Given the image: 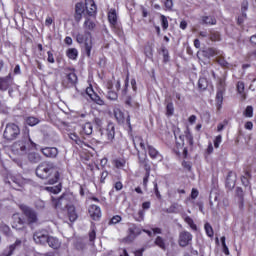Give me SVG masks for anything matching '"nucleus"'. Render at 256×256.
I'll list each match as a JSON object with an SVG mask.
<instances>
[{
	"mask_svg": "<svg viewBox=\"0 0 256 256\" xmlns=\"http://www.w3.org/2000/svg\"><path fill=\"white\" fill-rule=\"evenodd\" d=\"M118 97L119 95L117 94V92L113 90H108L107 99H110V101H117Z\"/></svg>",
	"mask_w": 256,
	"mask_h": 256,
	"instance_id": "obj_39",
	"label": "nucleus"
},
{
	"mask_svg": "<svg viewBox=\"0 0 256 256\" xmlns=\"http://www.w3.org/2000/svg\"><path fill=\"white\" fill-rule=\"evenodd\" d=\"M36 175L40 179H45L49 185H55L59 182L61 172L53 162H42L36 168Z\"/></svg>",
	"mask_w": 256,
	"mask_h": 256,
	"instance_id": "obj_1",
	"label": "nucleus"
},
{
	"mask_svg": "<svg viewBox=\"0 0 256 256\" xmlns=\"http://www.w3.org/2000/svg\"><path fill=\"white\" fill-rule=\"evenodd\" d=\"M12 228L17 229L18 231H22V229H25V220L21 218V215L13 214L12 216Z\"/></svg>",
	"mask_w": 256,
	"mask_h": 256,
	"instance_id": "obj_8",
	"label": "nucleus"
},
{
	"mask_svg": "<svg viewBox=\"0 0 256 256\" xmlns=\"http://www.w3.org/2000/svg\"><path fill=\"white\" fill-rule=\"evenodd\" d=\"M39 120L36 117L30 116L26 118V125H29L30 127H35V125H38Z\"/></svg>",
	"mask_w": 256,
	"mask_h": 256,
	"instance_id": "obj_33",
	"label": "nucleus"
},
{
	"mask_svg": "<svg viewBox=\"0 0 256 256\" xmlns=\"http://www.w3.org/2000/svg\"><path fill=\"white\" fill-rule=\"evenodd\" d=\"M223 93H225V91L223 90H218L217 94H216V101L217 103H219L221 105V103H223Z\"/></svg>",
	"mask_w": 256,
	"mask_h": 256,
	"instance_id": "obj_49",
	"label": "nucleus"
},
{
	"mask_svg": "<svg viewBox=\"0 0 256 256\" xmlns=\"http://www.w3.org/2000/svg\"><path fill=\"white\" fill-rule=\"evenodd\" d=\"M210 41H221V34L217 31H210Z\"/></svg>",
	"mask_w": 256,
	"mask_h": 256,
	"instance_id": "obj_36",
	"label": "nucleus"
},
{
	"mask_svg": "<svg viewBox=\"0 0 256 256\" xmlns=\"http://www.w3.org/2000/svg\"><path fill=\"white\" fill-rule=\"evenodd\" d=\"M236 195H237L240 199H243V196H244L243 188L237 187V188H236Z\"/></svg>",
	"mask_w": 256,
	"mask_h": 256,
	"instance_id": "obj_60",
	"label": "nucleus"
},
{
	"mask_svg": "<svg viewBox=\"0 0 256 256\" xmlns=\"http://www.w3.org/2000/svg\"><path fill=\"white\" fill-rule=\"evenodd\" d=\"M219 196L217 194H210V207L213 208V202L216 203V205H219Z\"/></svg>",
	"mask_w": 256,
	"mask_h": 256,
	"instance_id": "obj_41",
	"label": "nucleus"
},
{
	"mask_svg": "<svg viewBox=\"0 0 256 256\" xmlns=\"http://www.w3.org/2000/svg\"><path fill=\"white\" fill-rule=\"evenodd\" d=\"M23 241L21 239H16L15 243L9 245L6 249H4L2 255L3 256H11L13 255L15 249H19L22 245Z\"/></svg>",
	"mask_w": 256,
	"mask_h": 256,
	"instance_id": "obj_10",
	"label": "nucleus"
},
{
	"mask_svg": "<svg viewBox=\"0 0 256 256\" xmlns=\"http://www.w3.org/2000/svg\"><path fill=\"white\" fill-rule=\"evenodd\" d=\"M244 115L245 117H253V106H247Z\"/></svg>",
	"mask_w": 256,
	"mask_h": 256,
	"instance_id": "obj_53",
	"label": "nucleus"
},
{
	"mask_svg": "<svg viewBox=\"0 0 256 256\" xmlns=\"http://www.w3.org/2000/svg\"><path fill=\"white\" fill-rule=\"evenodd\" d=\"M77 55H78L77 49H75V48L68 49L67 57L69 59H77Z\"/></svg>",
	"mask_w": 256,
	"mask_h": 256,
	"instance_id": "obj_37",
	"label": "nucleus"
},
{
	"mask_svg": "<svg viewBox=\"0 0 256 256\" xmlns=\"http://www.w3.org/2000/svg\"><path fill=\"white\" fill-rule=\"evenodd\" d=\"M4 139L7 141H14L16 137H19L21 135V129H19V126L14 123H10L6 125V128L4 130Z\"/></svg>",
	"mask_w": 256,
	"mask_h": 256,
	"instance_id": "obj_3",
	"label": "nucleus"
},
{
	"mask_svg": "<svg viewBox=\"0 0 256 256\" xmlns=\"http://www.w3.org/2000/svg\"><path fill=\"white\" fill-rule=\"evenodd\" d=\"M36 209H45V202L41 199H37L34 203Z\"/></svg>",
	"mask_w": 256,
	"mask_h": 256,
	"instance_id": "obj_51",
	"label": "nucleus"
},
{
	"mask_svg": "<svg viewBox=\"0 0 256 256\" xmlns=\"http://www.w3.org/2000/svg\"><path fill=\"white\" fill-rule=\"evenodd\" d=\"M46 243L51 247L52 249H59L61 247V242H59V239L53 236H48Z\"/></svg>",
	"mask_w": 256,
	"mask_h": 256,
	"instance_id": "obj_21",
	"label": "nucleus"
},
{
	"mask_svg": "<svg viewBox=\"0 0 256 256\" xmlns=\"http://www.w3.org/2000/svg\"><path fill=\"white\" fill-rule=\"evenodd\" d=\"M161 21H162V28L164 30L169 29V21L167 20V17L165 15L161 16Z\"/></svg>",
	"mask_w": 256,
	"mask_h": 256,
	"instance_id": "obj_52",
	"label": "nucleus"
},
{
	"mask_svg": "<svg viewBox=\"0 0 256 256\" xmlns=\"http://www.w3.org/2000/svg\"><path fill=\"white\" fill-rule=\"evenodd\" d=\"M87 95H89L90 99H92V101H94V103H96L97 105H105V101H103V99H101V97H99V95H97L95 92H93V89L88 88L86 90Z\"/></svg>",
	"mask_w": 256,
	"mask_h": 256,
	"instance_id": "obj_17",
	"label": "nucleus"
},
{
	"mask_svg": "<svg viewBox=\"0 0 256 256\" xmlns=\"http://www.w3.org/2000/svg\"><path fill=\"white\" fill-rule=\"evenodd\" d=\"M133 143L136 151H146L145 141L141 136H135L133 138Z\"/></svg>",
	"mask_w": 256,
	"mask_h": 256,
	"instance_id": "obj_16",
	"label": "nucleus"
},
{
	"mask_svg": "<svg viewBox=\"0 0 256 256\" xmlns=\"http://www.w3.org/2000/svg\"><path fill=\"white\" fill-rule=\"evenodd\" d=\"M12 153L17 157H23V155H27V141L20 140L15 142L12 145Z\"/></svg>",
	"mask_w": 256,
	"mask_h": 256,
	"instance_id": "obj_5",
	"label": "nucleus"
},
{
	"mask_svg": "<svg viewBox=\"0 0 256 256\" xmlns=\"http://www.w3.org/2000/svg\"><path fill=\"white\" fill-rule=\"evenodd\" d=\"M221 139H222L221 135H218V136L215 138V140H214V147H215L216 149H219V145H221Z\"/></svg>",
	"mask_w": 256,
	"mask_h": 256,
	"instance_id": "obj_57",
	"label": "nucleus"
},
{
	"mask_svg": "<svg viewBox=\"0 0 256 256\" xmlns=\"http://www.w3.org/2000/svg\"><path fill=\"white\" fill-rule=\"evenodd\" d=\"M216 62L221 66V67H228L229 62L227 60H225V57L223 56H218L216 58Z\"/></svg>",
	"mask_w": 256,
	"mask_h": 256,
	"instance_id": "obj_38",
	"label": "nucleus"
},
{
	"mask_svg": "<svg viewBox=\"0 0 256 256\" xmlns=\"http://www.w3.org/2000/svg\"><path fill=\"white\" fill-rule=\"evenodd\" d=\"M41 153H43L45 157L55 159V157L59 155V150L56 147H46L41 149Z\"/></svg>",
	"mask_w": 256,
	"mask_h": 256,
	"instance_id": "obj_13",
	"label": "nucleus"
},
{
	"mask_svg": "<svg viewBox=\"0 0 256 256\" xmlns=\"http://www.w3.org/2000/svg\"><path fill=\"white\" fill-rule=\"evenodd\" d=\"M88 213L93 221H98V219H101V208H99L97 205H91Z\"/></svg>",
	"mask_w": 256,
	"mask_h": 256,
	"instance_id": "obj_12",
	"label": "nucleus"
},
{
	"mask_svg": "<svg viewBox=\"0 0 256 256\" xmlns=\"http://www.w3.org/2000/svg\"><path fill=\"white\" fill-rule=\"evenodd\" d=\"M52 207L54 209H58L59 211H64V209H68L69 200L65 196H61L59 198L52 197Z\"/></svg>",
	"mask_w": 256,
	"mask_h": 256,
	"instance_id": "obj_6",
	"label": "nucleus"
},
{
	"mask_svg": "<svg viewBox=\"0 0 256 256\" xmlns=\"http://www.w3.org/2000/svg\"><path fill=\"white\" fill-rule=\"evenodd\" d=\"M114 165L117 169H121V167H125V160H115Z\"/></svg>",
	"mask_w": 256,
	"mask_h": 256,
	"instance_id": "obj_54",
	"label": "nucleus"
},
{
	"mask_svg": "<svg viewBox=\"0 0 256 256\" xmlns=\"http://www.w3.org/2000/svg\"><path fill=\"white\" fill-rule=\"evenodd\" d=\"M77 43H84L87 57H91V49H93V43L91 41V33L78 34L76 36Z\"/></svg>",
	"mask_w": 256,
	"mask_h": 256,
	"instance_id": "obj_4",
	"label": "nucleus"
},
{
	"mask_svg": "<svg viewBox=\"0 0 256 256\" xmlns=\"http://www.w3.org/2000/svg\"><path fill=\"white\" fill-rule=\"evenodd\" d=\"M83 13H85V6L83 5V3H77L75 6V21H77V23H79V21H81V19H83Z\"/></svg>",
	"mask_w": 256,
	"mask_h": 256,
	"instance_id": "obj_14",
	"label": "nucleus"
},
{
	"mask_svg": "<svg viewBox=\"0 0 256 256\" xmlns=\"http://www.w3.org/2000/svg\"><path fill=\"white\" fill-rule=\"evenodd\" d=\"M117 223H121V216L119 215L113 216L109 221V225H117Z\"/></svg>",
	"mask_w": 256,
	"mask_h": 256,
	"instance_id": "obj_48",
	"label": "nucleus"
},
{
	"mask_svg": "<svg viewBox=\"0 0 256 256\" xmlns=\"http://www.w3.org/2000/svg\"><path fill=\"white\" fill-rule=\"evenodd\" d=\"M108 21L113 26L117 25V11L115 9H110L108 12Z\"/></svg>",
	"mask_w": 256,
	"mask_h": 256,
	"instance_id": "obj_24",
	"label": "nucleus"
},
{
	"mask_svg": "<svg viewBox=\"0 0 256 256\" xmlns=\"http://www.w3.org/2000/svg\"><path fill=\"white\" fill-rule=\"evenodd\" d=\"M67 79L72 85H75V83H77V75L73 72L67 75Z\"/></svg>",
	"mask_w": 256,
	"mask_h": 256,
	"instance_id": "obj_42",
	"label": "nucleus"
},
{
	"mask_svg": "<svg viewBox=\"0 0 256 256\" xmlns=\"http://www.w3.org/2000/svg\"><path fill=\"white\" fill-rule=\"evenodd\" d=\"M125 105H128V107H132V109H139V103L133 102V98H131V96L126 97Z\"/></svg>",
	"mask_w": 256,
	"mask_h": 256,
	"instance_id": "obj_29",
	"label": "nucleus"
},
{
	"mask_svg": "<svg viewBox=\"0 0 256 256\" xmlns=\"http://www.w3.org/2000/svg\"><path fill=\"white\" fill-rule=\"evenodd\" d=\"M235 183H237V175L233 174V172H229L226 179L227 187L233 189V187H235Z\"/></svg>",
	"mask_w": 256,
	"mask_h": 256,
	"instance_id": "obj_22",
	"label": "nucleus"
},
{
	"mask_svg": "<svg viewBox=\"0 0 256 256\" xmlns=\"http://www.w3.org/2000/svg\"><path fill=\"white\" fill-rule=\"evenodd\" d=\"M184 133L187 141L189 142V145H193V135H191V131H189V128H187Z\"/></svg>",
	"mask_w": 256,
	"mask_h": 256,
	"instance_id": "obj_44",
	"label": "nucleus"
},
{
	"mask_svg": "<svg viewBox=\"0 0 256 256\" xmlns=\"http://www.w3.org/2000/svg\"><path fill=\"white\" fill-rule=\"evenodd\" d=\"M184 221L189 225V227H191V229H193L194 231H197V225H195V222H193V218L186 216L184 218Z\"/></svg>",
	"mask_w": 256,
	"mask_h": 256,
	"instance_id": "obj_35",
	"label": "nucleus"
},
{
	"mask_svg": "<svg viewBox=\"0 0 256 256\" xmlns=\"http://www.w3.org/2000/svg\"><path fill=\"white\" fill-rule=\"evenodd\" d=\"M84 26L86 27V29L93 31V28L95 27V22L88 19L84 22Z\"/></svg>",
	"mask_w": 256,
	"mask_h": 256,
	"instance_id": "obj_50",
	"label": "nucleus"
},
{
	"mask_svg": "<svg viewBox=\"0 0 256 256\" xmlns=\"http://www.w3.org/2000/svg\"><path fill=\"white\" fill-rule=\"evenodd\" d=\"M149 170H147V172L145 173V176L143 178V185L144 187H147V183H149Z\"/></svg>",
	"mask_w": 256,
	"mask_h": 256,
	"instance_id": "obj_61",
	"label": "nucleus"
},
{
	"mask_svg": "<svg viewBox=\"0 0 256 256\" xmlns=\"http://www.w3.org/2000/svg\"><path fill=\"white\" fill-rule=\"evenodd\" d=\"M0 231H2L6 237H11V228L8 225L0 224Z\"/></svg>",
	"mask_w": 256,
	"mask_h": 256,
	"instance_id": "obj_32",
	"label": "nucleus"
},
{
	"mask_svg": "<svg viewBox=\"0 0 256 256\" xmlns=\"http://www.w3.org/2000/svg\"><path fill=\"white\" fill-rule=\"evenodd\" d=\"M145 252V248H141V249H139V250H136L135 252H134V255L135 256H143V253Z\"/></svg>",
	"mask_w": 256,
	"mask_h": 256,
	"instance_id": "obj_64",
	"label": "nucleus"
},
{
	"mask_svg": "<svg viewBox=\"0 0 256 256\" xmlns=\"http://www.w3.org/2000/svg\"><path fill=\"white\" fill-rule=\"evenodd\" d=\"M70 139L76 143V145H79L80 147H83L84 143L79 139V136L77 134H70Z\"/></svg>",
	"mask_w": 256,
	"mask_h": 256,
	"instance_id": "obj_40",
	"label": "nucleus"
},
{
	"mask_svg": "<svg viewBox=\"0 0 256 256\" xmlns=\"http://www.w3.org/2000/svg\"><path fill=\"white\" fill-rule=\"evenodd\" d=\"M162 55L165 63H167V61H169V50L167 48H162Z\"/></svg>",
	"mask_w": 256,
	"mask_h": 256,
	"instance_id": "obj_56",
	"label": "nucleus"
},
{
	"mask_svg": "<svg viewBox=\"0 0 256 256\" xmlns=\"http://www.w3.org/2000/svg\"><path fill=\"white\" fill-rule=\"evenodd\" d=\"M94 124L96 125V127H98V129H100V127L103 125V121L100 118H95Z\"/></svg>",
	"mask_w": 256,
	"mask_h": 256,
	"instance_id": "obj_63",
	"label": "nucleus"
},
{
	"mask_svg": "<svg viewBox=\"0 0 256 256\" xmlns=\"http://www.w3.org/2000/svg\"><path fill=\"white\" fill-rule=\"evenodd\" d=\"M86 11L90 17H93L97 13V5L94 0H85Z\"/></svg>",
	"mask_w": 256,
	"mask_h": 256,
	"instance_id": "obj_15",
	"label": "nucleus"
},
{
	"mask_svg": "<svg viewBox=\"0 0 256 256\" xmlns=\"http://www.w3.org/2000/svg\"><path fill=\"white\" fill-rule=\"evenodd\" d=\"M202 22L204 25H217V19L213 16H203Z\"/></svg>",
	"mask_w": 256,
	"mask_h": 256,
	"instance_id": "obj_27",
	"label": "nucleus"
},
{
	"mask_svg": "<svg viewBox=\"0 0 256 256\" xmlns=\"http://www.w3.org/2000/svg\"><path fill=\"white\" fill-rule=\"evenodd\" d=\"M19 208L26 218L28 225H35V223H39V217H37V212L33 208L25 204H21Z\"/></svg>",
	"mask_w": 256,
	"mask_h": 256,
	"instance_id": "obj_2",
	"label": "nucleus"
},
{
	"mask_svg": "<svg viewBox=\"0 0 256 256\" xmlns=\"http://www.w3.org/2000/svg\"><path fill=\"white\" fill-rule=\"evenodd\" d=\"M27 159L30 163H39L41 161V154L35 151H29L27 153Z\"/></svg>",
	"mask_w": 256,
	"mask_h": 256,
	"instance_id": "obj_20",
	"label": "nucleus"
},
{
	"mask_svg": "<svg viewBox=\"0 0 256 256\" xmlns=\"http://www.w3.org/2000/svg\"><path fill=\"white\" fill-rule=\"evenodd\" d=\"M114 117L118 123H125V113H123L119 108L114 109Z\"/></svg>",
	"mask_w": 256,
	"mask_h": 256,
	"instance_id": "obj_23",
	"label": "nucleus"
},
{
	"mask_svg": "<svg viewBox=\"0 0 256 256\" xmlns=\"http://www.w3.org/2000/svg\"><path fill=\"white\" fill-rule=\"evenodd\" d=\"M202 55L206 59H211V57H215V55H221V52L217 50V48L209 47L202 51Z\"/></svg>",
	"mask_w": 256,
	"mask_h": 256,
	"instance_id": "obj_18",
	"label": "nucleus"
},
{
	"mask_svg": "<svg viewBox=\"0 0 256 256\" xmlns=\"http://www.w3.org/2000/svg\"><path fill=\"white\" fill-rule=\"evenodd\" d=\"M68 217L71 222L77 221V212H75V206H68Z\"/></svg>",
	"mask_w": 256,
	"mask_h": 256,
	"instance_id": "obj_28",
	"label": "nucleus"
},
{
	"mask_svg": "<svg viewBox=\"0 0 256 256\" xmlns=\"http://www.w3.org/2000/svg\"><path fill=\"white\" fill-rule=\"evenodd\" d=\"M82 129H83L85 135H91L93 133V124H91V122H86L83 125Z\"/></svg>",
	"mask_w": 256,
	"mask_h": 256,
	"instance_id": "obj_31",
	"label": "nucleus"
},
{
	"mask_svg": "<svg viewBox=\"0 0 256 256\" xmlns=\"http://www.w3.org/2000/svg\"><path fill=\"white\" fill-rule=\"evenodd\" d=\"M249 180H250V178H245V177H243V176H241V183H242V185H244V187H249Z\"/></svg>",
	"mask_w": 256,
	"mask_h": 256,
	"instance_id": "obj_62",
	"label": "nucleus"
},
{
	"mask_svg": "<svg viewBox=\"0 0 256 256\" xmlns=\"http://www.w3.org/2000/svg\"><path fill=\"white\" fill-rule=\"evenodd\" d=\"M191 241H193V235H191V233L187 231H183L180 233L178 240L180 247H187V245H189Z\"/></svg>",
	"mask_w": 256,
	"mask_h": 256,
	"instance_id": "obj_9",
	"label": "nucleus"
},
{
	"mask_svg": "<svg viewBox=\"0 0 256 256\" xmlns=\"http://www.w3.org/2000/svg\"><path fill=\"white\" fill-rule=\"evenodd\" d=\"M164 5H165L166 9L171 11V9H173V0H166L164 2Z\"/></svg>",
	"mask_w": 256,
	"mask_h": 256,
	"instance_id": "obj_58",
	"label": "nucleus"
},
{
	"mask_svg": "<svg viewBox=\"0 0 256 256\" xmlns=\"http://www.w3.org/2000/svg\"><path fill=\"white\" fill-rule=\"evenodd\" d=\"M13 83V78H11V74L5 77H0V91H7L9 87H11Z\"/></svg>",
	"mask_w": 256,
	"mask_h": 256,
	"instance_id": "obj_11",
	"label": "nucleus"
},
{
	"mask_svg": "<svg viewBox=\"0 0 256 256\" xmlns=\"http://www.w3.org/2000/svg\"><path fill=\"white\" fill-rule=\"evenodd\" d=\"M217 89L218 91H225V77L219 78Z\"/></svg>",
	"mask_w": 256,
	"mask_h": 256,
	"instance_id": "obj_45",
	"label": "nucleus"
},
{
	"mask_svg": "<svg viewBox=\"0 0 256 256\" xmlns=\"http://www.w3.org/2000/svg\"><path fill=\"white\" fill-rule=\"evenodd\" d=\"M148 155H150L151 159H156V161H163V156L153 146H148Z\"/></svg>",
	"mask_w": 256,
	"mask_h": 256,
	"instance_id": "obj_19",
	"label": "nucleus"
},
{
	"mask_svg": "<svg viewBox=\"0 0 256 256\" xmlns=\"http://www.w3.org/2000/svg\"><path fill=\"white\" fill-rule=\"evenodd\" d=\"M178 208H179V204L174 203L169 208H167L165 211H166V213H177Z\"/></svg>",
	"mask_w": 256,
	"mask_h": 256,
	"instance_id": "obj_43",
	"label": "nucleus"
},
{
	"mask_svg": "<svg viewBox=\"0 0 256 256\" xmlns=\"http://www.w3.org/2000/svg\"><path fill=\"white\" fill-rule=\"evenodd\" d=\"M204 228L208 237H213V227H211V224L206 223Z\"/></svg>",
	"mask_w": 256,
	"mask_h": 256,
	"instance_id": "obj_46",
	"label": "nucleus"
},
{
	"mask_svg": "<svg viewBox=\"0 0 256 256\" xmlns=\"http://www.w3.org/2000/svg\"><path fill=\"white\" fill-rule=\"evenodd\" d=\"M237 91L238 93L243 94V92L245 91V83L243 82H238L237 83Z\"/></svg>",
	"mask_w": 256,
	"mask_h": 256,
	"instance_id": "obj_55",
	"label": "nucleus"
},
{
	"mask_svg": "<svg viewBox=\"0 0 256 256\" xmlns=\"http://www.w3.org/2000/svg\"><path fill=\"white\" fill-rule=\"evenodd\" d=\"M175 113V107H173V102H170L166 106V115L167 117H171Z\"/></svg>",
	"mask_w": 256,
	"mask_h": 256,
	"instance_id": "obj_34",
	"label": "nucleus"
},
{
	"mask_svg": "<svg viewBox=\"0 0 256 256\" xmlns=\"http://www.w3.org/2000/svg\"><path fill=\"white\" fill-rule=\"evenodd\" d=\"M198 87L202 91H205V89H207V87H209V81H207V78H200L198 81Z\"/></svg>",
	"mask_w": 256,
	"mask_h": 256,
	"instance_id": "obj_30",
	"label": "nucleus"
},
{
	"mask_svg": "<svg viewBox=\"0 0 256 256\" xmlns=\"http://www.w3.org/2000/svg\"><path fill=\"white\" fill-rule=\"evenodd\" d=\"M221 243H222L223 253H225V255H229V247H227V244L225 243V236L221 237Z\"/></svg>",
	"mask_w": 256,
	"mask_h": 256,
	"instance_id": "obj_47",
	"label": "nucleus"
},
{
	"mask_svg": "<svg viewBox=\"0 0 256 256\" xmlns=\"http://www.w3.org/2000/svg\"><path fill=\"white\" fill-rule=\"evenodd\" d=\"M154 244L160 249H162V251L167 250V244L165 243V239H163V237L161 236H157V238L154 241Z\"/></svg>",
	"mask_w": 256,
	"mask_h": 256,
	"instance_id": "obj_26",
	"label": "nucleus"
},
{
	"mask_svg": "<svg viewBox=\"0 0 256 256\" xmlns=\"http://www.w3.org/2000/svg\"><path fill=\"white\" fill-rule=\"evenodd\" d=\"M106 136L108 141H113L115 139V126L114 125H108L106 129Z\"/></svg>",
	"mask_w": 256,
	"mask_h": 256,
	"instance_id": "obj_25",
	"label": "nucleus"
},
{
	"mask_svg": "<svg viewBox=\"0 0 256 256\" xmlns=\"http://www.w3.org/2000/svg\"><path fill=\"white\" fill-rule=\"evenodd\" d=\"M48 237L49 234L47 233V230H38L33 234L34 242L37 245H47Z\"/></svg>",
	"mask_w": 256,
	"mask_h": 256,
	"instance_id": "obj_7",
	"label": "nucleus"
},
{
	"mask_svg": "<svg viewBox=\"0 0 256 256\" xmlns=\"http://www.w3.org/2000/svg\"><path fill=\"white\" fill-rule=\"evenodd\" d=\"M154 193L157 199H161V193L159 192V187L157 186V182H154Z\"/></svg>",
	"mask_w": 256,
	"mask_h": 256,
	"instance_id": "obj_59",
	"label": "nucleus"
}]
</instances>
